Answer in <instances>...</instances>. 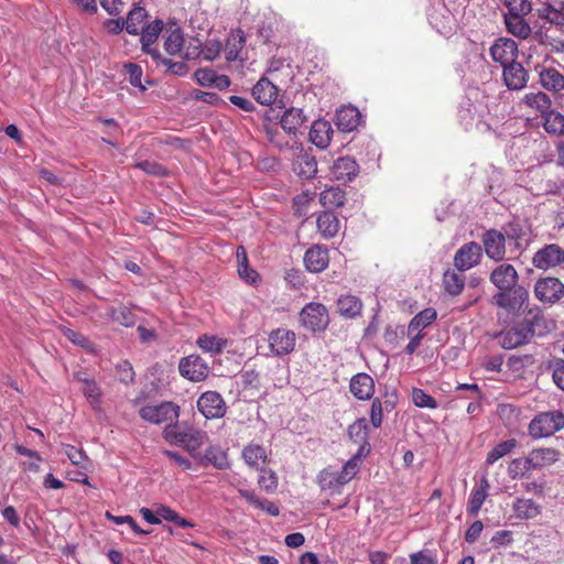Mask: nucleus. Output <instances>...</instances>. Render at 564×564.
<instances>
[{"instance_id":"f257e3e1","label":"nucleus","mask_w":564,"mask_h":564,"mask_svg":"<svg viewBox=\"0 0 564 564\" xmlns=\"http://www.w3.org/2000/svg\"><path fill=\"white\" fill-rule=\"evenodd\" d=\"M507 327L496 338L505 349H513L528 344L533 337H543L554 328V323L536 310L529 311L528 316L518 323L505 324Z\"/></svg>"},{"instance_id":"f03ea898","label":"nucleus","mask_w":564,"mask_h":564,"mask_svg":"<svg viewBox=\"0 0 564 564\" xmlns=\"http://www.w3.org/2000/svg\"><path fill=\"white\" fill-rule=\"evenodd\" d=\"M529 307V292L523 288L496 292V316L500 324L516 322Z\"/></svg>"},{"instance_id":"7ed1b4c3","label":"nucleus","mask_w":564,"mask_h":564,"mask_svg":"<svg viewBox=\"0 0 564 564\" xmlns=\"http://www.w3.org/2000/svg\"><path fill=\"white\" fill-rule=\"evenodd\" d=\"M164 438L174 445L182 446L192 456H196L198 451L208 442V434L188 422L169 424L164 429Z\"/></svg>"},{"instance_id":"20e7f679","label":"nucleus","mask_w":564,"mask_h":564,"mask_svg":"<svg viewBox=\"0 0 564 564\" xmlns=\"http://www.w3.org/2000/svg\"><path fill=\"white\" fill-rule=\"evenodd\" d=\"M522 228L518 224L503 226L496 230V261L513 260L520 256Z\"/></svg>"},{"instance_id":"39448f33","label":"nucleus","mask_w":564,"mask_h":564,"mask_svg":"<svg viewBox=\"0 0 564 564\" xmlns=\"http://www.w3.org/2000/svg\"><path fill=\"white\" fill-rule=\"evenodd\" d=\"M564 427V414L561 411L539 413L529 424V433L534 438L549 437Z\"/></svg>"},{"instance_id":"423d86ee","label":"nucleus","mask_w":564,"mask_h":564,"mask_svg":"<svg viewBox=\"0 0 564 564\" xmlns=\"http://www.w3.org/2000/svg\"><path fill=\"white\" fill-rule=\"evenodd\" d=\"M301 324L310 332H324L329 324V315L325 305L311 302L300 313Z\"/></svg>"},{"instance_id":"0eeeda50","label":"nucleus","mask_w":564,"mask_h":564,"mask_svg":"<svg viewBox=\"0 0 564 564\" xmlns=\"http://www.w3.org/2000/svg\"><path fill=\"white\" fill-rule=\"evenodd\" d=\"M271 352L276 357H284L294 351L296 334L288 328L273 329L268 336Z\"/></svg>"},{"instance_id":"6e6552de","label":"nucleus","mask_w":564,"mask_h":564,"mask_svg":"<svg viewBox=\"0 0 564 564\" xmlns=\"http://www.w3.org/2000/svg\"><path fill=\"white\" fill-rule=\"evenodd\" d=\"M534 294L540 302L552 305L564 296V284L557 278H541L535 282Z\"/></svg>"},{"instance_id":"1a4fd4ad","label":"nucleus","mask_w":564,"mask_h":564,"mask_svg":"<svg viewBox=\"0 0 564 564\" xmlns=\"http://www.w3.org/2000/svg\"><path fill=\"white\" fill-rule=\"evenodd\" d=\"M562 263H564V248L557 243L545 245L532 258V264L544 271L556 268Z\"/></svg>"},{"instance_id":"9d476101","label":"nucleus","mask_w":564,"mask_h":564,"mask_svg":"<svg viewBox=\"0 0 564 564\" xmlns=\"http://www.w3.org/2000/svg\"><path fill=\"white\" fill-rule=\"evenodd\" d=\"M180 408L173 402H162L156 405H147L140 409V416L153 424H161L178 417Z\"/></svg>"},{"instance_id":"9b49d317","label":"nucleus","mask_w":564,"mask_h":564,"mask_svg":"<svg viewBox=\"0 0 564 564\" xmlns=\"http://www.w3.org/2000/svg\"><path fill=\"white\" fill-rule=\"evenodd\" d=\"M197 409L206 419H219L226 413V404L216 391L204 392L197 400Z\"/></svg>"},{"instance_id":"f8f14e48","label":"nucleus","mask_w":564,"mask_h":564,"mask_svg":"<svg viewBox=\"0 0 564 564\" xmlns=\"http://www.w3.org/2000/svg\"><path fill=\"white\" fill-rule=\"evenodd\" d=\"M180 373L191 381H202L207 378L209 368L198 355H189L183 358L178 366Z\"/></svg>"},{"instance_id":"ddd939ff","label":"nucleus","mask_w":564,"mask_h":564,"mask_svg":"<svg viewBox=\"0 0 564 564\" xmlns=\"http://www.w3.org/2000/svg\"><path fill=\"white\" fill-rule=\"evenodd\" d=\"M481 254V246L479 243H465L455 253L454 265L460 272L467 271L479 263Z\"/></svg>"},{"instance_id":"4468645a","label":"nucleus","mask_w":564,"mask_h":564,"mask_svg":"<svg viewBox=\"0 0 564 564\" xmlns=\"http://www.w3.org/2000/svg\"><path fill=\"white\" fill-rule=\"evenodd\" d=\"M304 263L311 272L318 273L324 271L329 263L328 249L319 245L311 247L304 254Z\"/></svg>"},{"instance_id":"2eb2a0df","label":"nucleus","mask_w":564,"mask_h":564,"mask_svg":"<svg viewBox=\"0 0 564 564\" xmlns=\"http://www.w3.org/2000/svg\"><path fill=\"white\" fill-rule=\"evenodd\" d=\"M503 65L502 77L506 86L511 90L522 89L528 82V73L524 67L517 62Z\"/></svg>"},{"instance_id":"dca6fc26","label":"nucleus","mask_w":564,"mask_h":564,"mask_svg":"<svg viewBox=\"0 0 564 564\" xmlns=\"http://www.w3.org/2000/svg\"><path fill=\"white\" fill-rule=\"evenodd\" d=\"M330 172L337 181L351 182L359 173V165L352 158L343 156L334 162Z\"/></svg>"},{"instance_id":"f3484780","label":"nucleus","mask_w":564,"mask_h":564,"mask_svg":"<svg viewBox=\"0 0 564 564\" xmlns=\"http://www.w3.org/2000/svg\"><path fill=\"white\" fill-rule=\"evenodd\" d=\"M518 272L512 264L501 263L496 267L497 291L510 290L511 288H523L518 283Z\"/></svg>"},{"instance_id":"a211bd4d","label":"nucleus","mask_w":564,"mask_h":564,"mask_svg":"<svg viewBox=\"0 0 564 564\" xmlns=\"http://www.w3.org/2000/svg\"><path fill=\"white\" fill-rule=\"evenodd\" d=\"M349 389L357 399L369 400L375 393V382L369 375L360 372L351 378Z\"/></svg>"},{"instance_id":"6ab92c4d","label":"nucleus","mask_w":564,"mask_h":564,"mask_svg":"<svg viewBox=\"0 0 564 564\" xmlns=\"http://www.w3.org/2000/svg\"><path fill=\"white\" fill-rule=\"evenodd\" d=\"M333 132L330 122L319 119L313 122L310 130V139L316 147L325 149L332 140Z\"/></svg>"},{"instance_id":"aec40b11","label":"nucleus","mask_w":564,"mask_h":564,"mask_svg":"<svg viewBox=\"0 0 564 564\" xmlns=\"http://www.w3.org/2000/svg\"><path fill=\"white\" fill-rule=\"evenodd\" d=\"M368 425L366 419H359L348 427V436L355 443L359 445L357 454L362 456L365 452H369L368 443Z\"/></svg>"},{"instance_id":"412c9836","label":"nucleus","mask_w":564,"mask_h":564,"mask_svg":"<svg viewBox=\"0 0 564 564\" xmlns=\"http://www.w3.org/2000/svg\"><path fill=\"white\" fill-rule=\"evenodd\" d=\"M253 98L261 105L269 106L278 97V87L268 78L262 77L252 88Z\"/></svg>"},{"instance_id":"4be33fe9","label":"nucleus","mask_w":564,"mask_h":564,"mask_svg":"<svg viewBox=\"0 0 564 564\" xmlns=\"http://www.w3.org/2000/svg\"><path fill=\"white\" fill-rule=\"evenodd\" d=\"M489 488V481L485 477H482L480 481L475 485L470 492V497L467 505V512L470 516H478L479 510L488 496Z\"/></svg>"},{"instance_id":"5701e85b","label":"nucleus","mask_w":564,"mask_h":564,"mask_svg":"<svg viewBox=\"0 0 564 564\" xmlns=\"http://www.w3.org/2000/svg\"><path fill=\"white\" fill-rule=\"evenodd\" d=\"M360 123V112L356 107L346 106L341 107L336 112V126L344 132H349L356 129Z\"/></svg>"},{"instance_id":"b1692460","label":"nucleus","mask_w":564,"mask_h":564,"mask_svg":"<svg viewBox=\"0 0 564 564\" xmlns=\"http://www.w3.org/2000/svg\"><path fill=\"white\" fill-rule=\"evenodd\" d=\"M306 121L303 110L300 108L291 107L285 110L281 117V127L288 134H296L297 130Z\"/></svg>"},{"instance_id":"393cba45","label":"nucleus","mask_w":564,"mask_h":564,"mask_svg":"<svg viewBox=\"0 0 564 564\" xmlns=\"http://www.w3.org/2000/svg\"><path fill=\"white\" fill-rule=\"evenodd\" d=\"M539 77L540 84L546 90L560 93L564 89V75L553 67L543 68Z\"/></svg>"},{"instance_id":"a878e982","label":"nucleus","mask_w":564,"mask_h":564,"mask_svg":"<svg viewBox=\"0 0 564 564\" xmlns=\"http://www.w3.org/2000/svg\"><path fill=\"white\" fill-rule=\"evenodd\" d=\"M316 223L318 232L325 239L335 237L340 226L338 217L332 212H323L319 214Z\"/></svg>"},{"instance_id":"bb28decb","label":"nucleus","mask_w":564,"mask_h":564,"mask_svg":"<svg viewBox=\"0 0 564 564\" xmlns=\"http://www.w3.org/2000/svg\"><path fill=\"white\" fill-rule=\"evenodd\" d=\"M527 14H503L506 28L509 33L520 39H525L531 33V28L524 21Z\"/></svg>"},{"instance_id":"cd10ccee","label":"nucleus","mask_w":564,"mask_h":564,"mask_svg":"<svg viewBox=\"0 0 564 564\" xmlns=\"http://www.w3.org/2000/svg\"><path fill=\"white\" fill-rule=\"evenodd\" d=\"M338 312L345 318H354L360 315L362 303L359 297L355 295H341L337 301Z\"/></svg>"},{"instance_id":"c85d7f7f","label":"nucleus","mask_w":564,"mask_h":564,"mask_svg":"<svg viewBox=\"0 0 564 564\" xmlns=\"http://www.w3.org/2000/svg\"><path fill=\"white\" fill-rule=\"evenodd\" d=\"M558 456V451L546 447L533 449L528 457L532 468H541L555 463Z\"/></svg>"},{"instance_id":"c756f323","label":"nucleus","mask_w":564,"mask_h":564,"mask_svg":"<svg viewBox=\"0 0 564 564\" xmlns=\"http://www.w3.org/2000/svg\"><path fill=\"white\" fill-rule=\"evenodd\" d=\"M106 315L110 321L124 327H132L137 322V316L132 310L122 304L117 307H108Z\"/></svg>"},{"instance_id":"7c9ffc66","label":"nucleus","mask_w":564,"mask_h":564,"mask_svg":"<svg viewBox=\"0 0 564 564\" xmlns=\"http://www.w3.org/2000/svg\"><path fill=\"white\" fill-rule=\"evenodd\" d=\"M512 508L519 519H532L540 514L541 508L531 499L518 498L513 501Z\"/></svg>"},{"instance_id":"2f4dec72","label":"nucleus","mask_w":564,"mask_h":564,"mask_svg":"<svg viewBox=\"0 0 564 564\" xmlns=\"http://www.w3.org/2000/svg\"><path fill=\"white\" fill-rule=\"evenodd\" d=\"M443 284L445 291L451 295H458L465 286V275L463 272L455 270H447L443 275Z\"/></svg>"},{"instance_id":"473e14b6","label":"nucleus","mask_w":564,"mask_h":564,"mask_svg":"<svg viewBox=\"0 0 564 564\" xmlns=\"http://www.w3.org/2000/svg\"><path fill=\"white\" fill-rule=\"evenodd\" d=\"M245 36L241 30L231 32L227 37L225 55L227 61H236L245 46Z\"/></svg>"},{"instance_id":"72a5a7b5","label":"nucleus","mask_w":564,"mask_h":564,"mask_svg":"<svg viewBox=\"0 0 564 564\" xmlns=\"http://www.w3.org/2000/svg\"><path fill=\"white\" fill-rule=\"evenodd\" d=\"M345 200V192L336 186L326 188L319 194V203L327 208L341 207Z\"/></svg>"},{"instance_id":"f704fd0d","label":"nucleus","mask_w":564,"mask_h":564,"mask_svg":"<svg viewBox=\"0 0 564 564\" xmlns=\"http://www.w3.org/2000/svg\"><path fill=\"white\" fill-rule=\"evenodd\" d=\"M523 102L531 109L539 111L542 116L546 115L551 110V99L542 91L527 94L523 98Z\"/></svg>"},{"instance_id":"c9c22d12","label":"nucleus","mask_w":564,"mask_h":564,"mask_svg":"<svg viewBox=\"0 0 564 564\" xmlns=\"http://www.w3.org/2000/svg\"><path fill=\"white\" fill-rule=\"evenodd\" d=\"M242 458L248 466L258 468L260 463L265 462L267 451L259 444H249L242 451Z\"/></svg>"},{"instance_id":"e433bc0d","label":"nucleus","mask_w":564,"mask_h":564,"mask_svg":"<svg viewBox=\"0 0 564 564\" xmlns=\"http://www.w3.org/2000/svg\"><path fill=\"white\" fill-rule=\"evenodd\" d=\"M196 344L202 350L206 352L219 354L227 346V339L215 335L204 334L197 338Z\"/></svg>"},{"instance_id":"4c0bfd02","label":"nucleus","mask_w":564,"mask_h":564,"mask_svg":"<svg viewBox=\"0 0 564 564\" xmlns=\"http://www.w3.org/2000/svg\"><path fill=\"white\" fill-rule=\"evenodd\" d=\"M148 17V13L144 8L135 7L133 8L127 17L126 20V30L130 34H139L142 30L143 23Z\"/></svg>"},{"instance_id":"58836bf2","label":"nucleus","mask_w":564,"mask_h":564,"mask_svg":"<svg viewBox=\"0 0 564 564\" xmlns=\"http://www.w3.org/2000/svg\"><path fill=\"white\" fill-rule=\"evenodd\" d=\"M77 379L83 382V387L80 388L82 392L86 397L87 401L94 409H98L101 402V390L93 379L84 378L82 379L77 376Z\"/></svg>"},{"instance_id":"ea45409f","label":"nucleus","mask_w":564,"mask_h":564,"mask_svg":"<svg viewBox=\"0 0 564 564\" xmlns=\"http://www.w3.org/2000/svg\"><path fill=\"white\" fill-rule=\"evenodd\" d=\"M437 317L434 308L429 307L417 313L409 324V333L421 332V329L431 325Z\"/></svg>"},{"instance_id":"a19ab883","label":"nucleus","mask_w":564,"mask_h":564,"mask_svg":"<svg viewBox=\"0 0 564 564\" xmlns=\"http://www.w3.org/2000/svg\"><path fill=\"white\" fill-rule=\"evenodd\" d=\"M496 413L508 430L512 431L518 427L519 410L516 406L511 404H499L496 409Z\"/></svg>"},{"instance_id":"79ce46f5","label":"nucleus","mask_w":564,"mask_h":564,"mask_svg":"<svg viewBox=\"0 0 564 564\" xmlns=\"http://www.w3.org/2000/svg\"><path fill=\"white\" fill-rule=\"evenodd\" d=\"M155 513L159 516L160 520H166L173 522L182 528H193L194 524L185 518H182L176 511L172 508L160 505L155 508Z\"/></svg>"},{"instance_id":"37998d69","label":"nucleus","mask_w":564,"mask_h":564,"mask_svg":"<svg viewBox=\"0 0 564 564\" xmlns=\"http://www.w3.org/2000/svg\"><path fill=\"white\" fill-rule=\"evenodd\" d=\"M184 44L183 33L180 28L170 29L164 41V50L170 55L181 52Z\"/></svg>"},{"instance_id":"c03bdc74","label":"nucleus","mask_w":564,"mask_h":564,"mask_svg":"<svg viewBox=\"0 0 564 564\" xmlns=\"http://www.w3.org/2000/svg\"><path fill=\"white\" fill-rule=\"evenodd\" d=\"M295 170L301 177L311 180L317 173V161L314 156L305 154L299 159Z\"/></svg>"},{"instance_id":"a18cd8bd","label":"nucleus","mask_w":564,"mask_h":564,"mask_svg":"<svg viewBox=\"0 0 564 564\" xmlns=\"http://www.w3.org/2000/svg\"><path fill=\"white\" fill-rule=\"evenodd\" d=\"M163 30V22L161 20H154L152 23L142 28L141 30V43L142 47H149L154 44Z\"/></svg>"},{"instance_id":"49530a36","label":"nucleus","mask_w":564,"mask_h":564,"mask_svg":"<svg viewBox=\"0 0 564 564\" xmlns=\"http://www.w3.org/2000/svg\"><path fill=\"white\" fill-rule=\"evenodd\" d=\"M544 118V129L550 133L563 134L564 133V116L560 112L549 110Z\"/></svg>"},{"instance_id":"de8ad7c7","label":"nucleus","mask_w":564,"mask_h":564,"mask_svg":"<svg viewBox=\"0 0 564 564\" xmlns=\"http://www.w3.org/2000/svg\"><path fill=\"white\" fill-rule=\"evenodd\" d=\"M360 457L359 454H356L345 463L341 470L338 471L339 484L346 485L356 476L359 470Z\"/></svg>"},{"instance_id":"09e8293b","label":"nucleus","mask_w":564,"mask_h":564,"mask_svg":"<svg viewBox=\"0 0 564 564\" xmlns=\"http://www.w3.org/2000/svg\"><path fill=\"white\" fill-rule=\"evenodd\" d=\"M539 17L555 25H564V12L554 8L551 4H545L538 10Z\"/></svg>"},{"instance_id":"8fccbe9b","label":"nucleus","mask_w":564,"mask_h":564,"mask_svg":"<svg viewBox=\"0 0 564 564\" xmlns=\"http://www.w3.org/2000/svg\"><path fill=\"white\" fill-rule=\"evenodd\" d=\"M267 140L280 151L291 149L290 141L279 131L278 128H265Z\"/></svg>"},{"instance_id":"3c124183","label":"nucleus","mask_w":564,"mask_h":564,"mask_svg":"<svg viewBox=\"0 0 564 564\" xmlns=\"http://www.w3.org/2000/svg\"><path fill=\"white\" fill-rule=\"evenodd\" d=\"M123 67L128 75V80L130 85L139 88L140 91H144L147 88L142 85L141 82L143 74L141 66L135 63H126Z\"/></svg>"},{"instance_id":"603ef678","label":"nucleus","mask_w":564,"mask_h":564,"mask_svg":"<svg viewBox=\"0 0 564 564\" xmlns=\"http://www.w3.org/2000/svg\"><path fill=\"white\" fill-rule=\"evenodd\" d=\"M106 518L108 520L112 521L115 524L129 525L131 528V530L138 535H147L150 533L149 531L142 530L131 516H113L112 513L107 511Z\"/></svg>"},{"instance_id":"864d4df0","label":"nucleus","mask_w":564,"mask_h":564,"mask_svg":"<svg viewBox=\"0 0 564 564\" xmlns=\"http://www.w3.org/2000/svg\"><path fill=\"white\" fill-rule=\"evenodd\" d=\"M507 12L503 14H529L532 10L529 0H502Z\"/></svg>"},{"instance_id":"5fc2aeb1","label":"nucleus","mask_w":564,"mask_h":564,"mask_svg":"<svg viewBox=\"0 0 564 564\" xmlns=\"http://www.w3.org/2000/svg\"><path fill=\"white\" fill-rule=\"evenodd\" d=\"M532 468L529 457L513 459L508 466V474L516 479L524 476Z\"/></svg>"},{"instance_id":"6e6d98bb","label":"nucleus","mask_w":564,"mask_h":564,"mask_svg":"<svg viewBox=\"0 0 564 564\" xmlns=\"http://www.w3.org/2000/svg\"><path fill=\"white\" fill-rule=\"evenodd\" d=\"M412 400L413 403L419 408H437V402L435 401V399L432 395L427 394L424 390L419 388L413 389Z\"/></svg>"},{"instance_id":"4d7b16f0","label":"nucleus","mask_w":564,"mask_h":564,"mask_svg":"<svg viewBox=\"0 0 564 564\" xmlns=\"http://www.w3.org/2000/svg\"><path fill=\"white\" fill-rule=\"evenodd\" d=\"M457 398H467L469 400H481L482 393L476 383H463L456 387Z\"/></svg>"},{"instance_id":"13d9d810","label":"nucleus","mask_w":564,"mask_h":564,"mask_svg":"<svg viewBox=\"0 0 564 564\" xmlns=\"http://www.w3.org/2000/svg\"><path fill=\"white\" fill-rule=\"evenodd\" d=\"M135 167L154 176L162 177L169 174L166 167L155 161H141L135 164Z\"/></svg>"},{"instance_id":"bf43d9fd","label":"nucleus","mask_w":564,"mask_h":564,"mask_svg":"<svg viewBox=\"0 0 564 564\" xmlns=\"http://www.w3.org/2000/svg\"><path fill=\"white\" fill-rule=\"evenodd\" d=\"M63 453L76 466H83L87 460L85 452L69 444H63Z\"/></svg>"},{"instance_id":"052dcab7","label":"nucleus","mask_w":564,"mask_h":564,"mask_svg":"<svg viewBox=\"0 0 564 564\" xmlns=\"http://www.w3.org/2000/svg\"><path fill=\"white\" fill-rule=\"evenodd\" d=\"M205 458L219 469H224L228 465L226 455L216 447H208L206 449Z\"/></svg>"},{"instance_id":"680f3d73","label":"nucleus","mask_w":564,"mask_h":564,"mask_svg":"<svg viewBox=\"0 0 564 564\" xmlns=\"http://www.w3.org/2000/svg\"><path fill=\"white\" fill-rule=\"evenodd\" d=\"M318 478L322 488H336L344 485L339 484L338 471L332 469H324Z\"/></svg>"},{"instance_id":"e2e57ef3","label":"nucleus","mask_w":564,"mask_h":564,"mask_svg":"<svg viewBox=\"0 0 564 564\" xmlns=\"http://www.w3.org/2000/svg\"><path fill=\"white\" fill-rule=\"evenodd\" d=\"M259 486L265 491H274L278 487V478L272 470H262L258 479Z\"/></svg>"},{"instance_id":"0e129e2a","label":"nucleus","mask_w":564,"mask_h":564,"mask_svg":"<svg viewBox=\"0 0 564 564\" xmlns=\"http://www.w3.org/2000/svg\"><path fill=\"white\" fill-rule=\"evenodd\" d=\"M195 79L200 86H213L216 77V72L208 68H199L195 72Z\"/></svg>"},{"instance_id":"69168bd1","label":"nucleus","mask_w":564,"mask_h":564,"mask_svg":"<svg viewBox=\"0 0 564 564\" xmlns=\"http://www.w3.org/2000/svg\"><path fill=\"white\" fill-rule=\"evenodd\" d=\"M221 51V43L219 41L210 40L206 43L204 48H202V55L207 61H214L219 56Z\"/></svg>"},{"instance_id":"338daca9","label":"nucleus","mask_w":564,"mask_h":564,"mask_svg":"<svg viewBox=\"0 0 564 564\" xmlns=\"http://www.w3.org/2000/svg\"><path fill=\"white\" fill-rule=\"evenodd\" d=\"M238 274L242 280L250 284H256L260 280L258 272L249 268L248 263L238 264Z\"/></svg>"},{"instance_id":"774afa93","label":"nucleus","mask_w":564,"mask_h":564,"mask_svg":"<svg viewBox=\"0 0 564 564\" xmlns=\"http://www.w3.org/2000/svg\"><path fill=\"white\" fill-rule=\"evenodd\" d=\"M553 380L555 384L564 390V360L560 359L555 361L553 369Z\"/></svg>"}]
</instances>
